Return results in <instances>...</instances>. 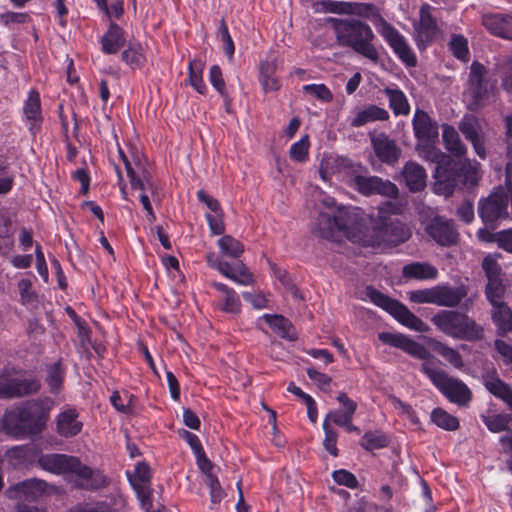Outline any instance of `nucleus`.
<instances>
[{"mask_svg": "<svg viewBox=\"0 0 512 512\" xmlns=\"http://www.w3.org/2000/svg\"><path fill=\"white\" fill-rule=\"evenodd\" d=\"M419 13L420 20L415 26L417 39L421 42H428L437 34V23L431 15V6L429 4L421 5Z\"/></svg>", "mask_w": 512, "mask_h": 512, "instance_id": "obj_23", "label": "nucleus"}, {"mask_svg": "<svg viewBox=\"0 0 512 512\" xmlns=\"http://www.w3.org/2000/svg\"><path fill=\"white\" fill-rule=\"evenodd\" d=\"M458 129L472 144L475 153L481 158L486 157V135L480 120L473 114H466L458 124Z\"/></svg>", "mask_w": 512, "mask_h": 512, "instance_id": "obj_14", "label": "nucleus"}, {"mask_svg": "<svg viewBox=\"0 0 512 512\" xmlns=\"http://www.w3.org/2000/svg\"><path fill=\"white\" fill-rule=\"evenodd\" d=\"M204 64L202 61L194 59L189 62V81L191 86L200 94H203L206 86L202 79Z\"/></svg>", "mask_w": 512, "mask_h": 512, "instance_id": "obj_41", "label": "nucleus"}, {"mask_svg": "<svg viewBox=\"0 0 512 512\" xmlns=\"http://www.w3.org/2000/svg\"><path fill=\"white\" fill-rule=\"evenodd\" d=\"M397 213V207L391 202L380 206L377 215L372 218V227L363 233L365 246H397L407 241L411 235L409 229L391 214Z\"/></svg>", "mask_w": 512, "mask_h": 512, "instance_id": "obj_2", "label": "nucleus"}, {"mask_svg": "<svg viewBox=\"0 0 512 512\" xmlns=\"http://www.w3.org/2000/svg\"><path fill=\"white\" fill-rule=\"evenodd\" d=\"M487 428L494 433L505 431L510 423V417L506 414H497L484 419Z\"/></svg>", "mask_w": 512, "mask_h": 512, "instance_id": "obj_56", "label": "nucleus"}, {"mask_svg": "<svg viewBox=\"0 0 512 512\" xmlns=\"http://www.w3.org/2000/svg\"><path fill=\"white\" fill-rule=\"evenodd\" d=\"M162 265L166 268L173 280L180 282L183 280V275L179 267V261L175 256L162 255Z\"/></svg>", "mask_w": 512, "mask_h": 512, "instance_id": "obj_59", "label": "nucleus"}, {"mask_svg": "<svg viewBox=\"0 0 512 512\" xmlns=\"http://www.w3.org/2000/svg\"><path fill=\"white\" fill-rule=\"evenodd\" d=\"M508 203V195L502 187L479 200L478 214L486 227L493 228L497 221L508 217Z\"/></svg>", "mask_w": 512, "mask_h": 512, "instance_id": "obj_11", "label": "nucleus"}, {"mask_svg": "<svg viewBox=\"0 0 512 512\" xmlns=\"http://www.w3.org/2000/svg\"><path fill=\"white\" fill-rule=\"evenodd\" d=\"M348 14L378 21L380 24L379 33L388 42L398 57L410 67L416 65V57L408 46L405 38L380 15L375 5L371 3L349 2Z\"/></svg>", "mask_w": 512, "mask_h": 512, "instance_id": "obj_4", "label": "nucleus"}, {"mask_svg": "<svg viewBox=\"0 0 512 512\" xmlns=\"http://www.w3.org/2000/svg\"><path fill=\"white\" fill-rule=\"evenodd\" d=\"M431 420L438 427L447 431H455L459 427L458 419L441 408H436L432 411Z\"/></svg>", "mask_w": 512, "mask_h": 512, "instance_id": "obj_40", "label": "nucleus"}, {"mask_svg": "<svg viewBox=\"0 0 512 512\" xmlns=\"http://www.w3.org/2000/svg\"><path fill=\"white\" fill-rule=\"evenodd\" d=\"M442 138L445 144V148L454 156L458 158L465 157L467 148L460 139L457 130L451 125H443Z\"/></svg>", "mask_w": 512, "mask_h": 512, "instance_id": "obj_32", "label": "nucleus"}, {"mask_svg": "<svg viewBox=\"0 0 512 512\" xmlns=\"http://www.w3.org/2000/svg\"><path fill=\"white\" fill-rule=\"evenodd\" d=\"M495 241L499 248L512 253V228L498 232Z\"/></svg>", "mask_w": 512, "mask_h": 512, "instance_id": "obj_64", "label": "nucleus"}, {"mask_svg": "<svg viewBox=\"0 0 512 512\" xmlns=\"http://www.w3.org/2000/svg\"><path fill=\"white\" fill-rule=\"evenodd\" d=\"M63 381V371L60 367L59 363L53 364L49 371L48 376L46 378V382L48 386L50 387V391L52 393H57L59 389L61 388Z\"/></svg>", "mask_w": 512, "mask_h": 512, "instance_id": "obj_57", "label": "nucleus"}, {"mask_svg": "<svg viewBox=\"0 0 512 512\" xmlns=\"http://www.w3.org/2000/svg\"><path fill=\"white\" fill-rule=\"evenodd\" d=\"M436 305L448 308L457 307L466 297L464 286L452 287L448 284L436 285Z\"/></svg>", "mask_w": 512, "mask_h": 512, "instance_id": "obj_22", "label": "nucleus"}, {"mask_svg": "<svg viewBox=\"0 0 512 512\" xmlns=\"http://www.w3.org/2000/svg\"><path fill=\"white\" fill-rule=\"evenodd\" d=\"M379 340H381L384 344H388L390 346L402 349L409 355L427 360L431 357L430 352L421 344L415 342L414 340L402 335V334H394L390 332H382L378 335Z\"/></svg>", "mask_w": 512, "mask_h": 512, "instance_id": "obj_17", "label": "nucleus"}, {"mask_svg": "<svg viewBox=\"0 0 512 512\" xmlns=\"http://www.w3.org/2000/svg\"><path fill=\"white\" fill-rule=\"evenodd\" d=\"M348 184L350 187L366 196L380 194L382 196L396 198L399 192L397 186L391 181L383 180L378 176L368 175L367 168L361 164L351 166Z\"/></svg>", "mask_w": 512, "mask_h": 512, "instance_id": "obj_8", "label": "nucleus"}, {"mask_svg": "<svg viewBox=\"0 0 512 512\" xmlns=\"http://www.w3.org/2000/svg\"><path fill=\"white\" fill-rule=\"evenodd\" d=\"M492 306V320L497 326V333L504 336L512 331V311L505 303Z\"/></svg>", "mask_w": 512, "mask_h": 512, "instance_id": "obj_34", "label": "nucleus"}, {"mask_svg": "<svg viewBox=\"0 0 512 512\" xmlns=\"http://www.w3.org/2000/svg\"><path fill=\"white\" fill-rule=\"evenodd\" d=\"M240 308L241 303L237 298L234 290L227 292V294L223 296V304L221 306V309L223 311L227 313L237 314L240 312Z\"/></svg>", "mask_w": 512, "mask_h": 512, "instance_id": "obj_61", "label": "nucleus"}, {"mask_svg": "<svg viewBox=\"0 0 512 512\" xmlns=\"http://www.w3.org/2000/svg\"><path fill=\"white\" fill-rule=\"evenodd\" d=\"M303 91L324 102L333 99L331 91L324 84H308L303 87Z\"/></svg>", "mask_w": 512, "mask_h": 512, "instance_id": "obj_58", "label": "nucleus"}, {"mask_svg": "<svg viewBox=\"0 0 512 512\" xmlns=\"http://www.w3.org/2000/svg\"><path fill=\"white\" fill-rule=\"evenodd\" d=\"M403 275L404 277L419 280L435 279L438 275V271L434 266L428 263L415 262L404 266Z\"/></svg>", "mask_w": 512, "mask_h": 512, "instance_id": "obj_35", "label": "nucleus"}, {"mask_svg": "<svg viewBox=\"0 0 512 512\" xmlns=\"http://www.w3.org/2000/svg\"><path fill=\"white\" fill-rule=\"evenodd\" d=\"M432 348L454 367L461 368L463 366L462 356L457 350L448 347L439 341H435L432 345Z\"/></svg>", "mask_w": 512, "mask_h": 512, "instance_id": "obj_46", "label": "nucleus"}, {"mask_svg": "<svg viewBox=\"0 0 512 512\" xmlns=\"http://www.w3.org/2000/svg\"><path fill=\"white\" fill-rule=\"evenodd\" d=\"M309 136H303L299 141L295 142L289 150V156L294 162H305L308 159Z\"/></svg>", "mask_w": 512, "mask_h": 512, "instance_id": "obj_48", "label": "nucleus"}, {"mask_svg": "<svg viewBox=\"0 0 512 512\" xmlns=\"http://www.w3.org/2000/svg\"><path fill=\"white\" fill-rule=\"evenodd\" d=\"M506 292V286L503 279L488 280L485 295L491 305H498L504 303L503 298Z\"/></svg>", "mask_w": 512, "mask_h": 512, "instance_id": "obj_39", "label": "nucleus"}, {"mask_svg": "<svg viewBox=\"0 0 512 512\" xmlns=\"http://www.w3.org/2000/svg\"><path fill=\"white\" fill-rule=\"evenodd\" d=\"M15 386L18 393H20L18 398H22L38 393L41 383L35 378H15Z\"/></svg>", "mask_w": 512, "mask_h": 512, "instance_id": "obj_49", "label": "nucleus"}, {"mask_svg": "<svg viewBox=\"0 0 512 512\" xmlns=\"http://www.w3.org/2000/svg\"><path fill=\"white\" fill-rule=\"evenodd\" d=\"M336 217L339 234L342 233L353 242H361L363 244V235H360V217L353 208L338 207L333 212Z\"/></svg>", "mask_w": 512, "mask_h": 512, "instance_id": "obj_15", "label": "nucleus"}, {"mask_svg": "<svg viewBox=\"0 0 512 512\" xmlns=\"http://www.w3.org/2000/svg\"><path fill=\"white\" fill-rule=\"evenodd\" d=\"M182 437L186 440V442L189 444L191 449L193 450L196 459L197 464L201 470H207L209 467H212L211 461L206 457L204 449L201 445V442L197 435L188 432L183 431Z\"/></svg>", "mask_w": 512, "mask_h": 512, "instance_id": "obj_38", "label": "nucleus"}, {"mask_svg": "<svg viewBox=\"0 0 512 512\" xmlns=\"http://www.w3.org/2000/svg\"><path fill=\"white\" fill-rule=\"evenodd\" d=\"M334 30L340 45L350 47L372 61L378 60V52L372 45L375 36L369 25L354 19H334Z\"/></svg>", "mask_w": 512, "mask_h": 512, "instance_id": "obj_5", "label": "nucleus"}, {"mask_svg": "<svg viewBox=\"0 0 512 512\" xmlns=\"http://www.w3.org/2000/svg\"><path fill=\"white\" fill-rule=\"evenodd\" d=\"M482 269L488 280L501 279L502 268L497 260V255H487L482 261Z\"/></svg>", "mask_w": 512, "mask_h": 512, "instance_id": "obj_50", "label": "nucleus"}, {"mask_svg": "<svg viewBox=\"0 0 512 512\" xmlns=\"http://www.w3.org/2000/svg\"><path fill=\"white\" fill-rule=\"evenodd\" d=\"M323 429L325 432V438L323 440L324 448L332 456H338V449L336 447L338 437L337 432L331 427L330 423H327V419L323 422Z\"/></svg>", "mask_w": 512, "mask_h": 512, "instance_id": "obj_54", "label": "nucleus"}, {"mask_svg": "<svg viewBox=\"0 0 512 512\" xmlns=\"http://www.w3.org/2000/svg\"><path fill=\"white\" fill-rule=\"evenodd\" d=\"M388 444H389L388 437L379 431L366 432L362 436V439L360 442V445L364 449L369 450V451L384 448V447L388 446Z\"/></svg>", "mask_w": 512, "mask_h": 512, "instance_id": "obj_42", "label": "nucleus"}, {"mask_svg": "<svg viewBox=\"0 0 512 512\" xmlns=\"http://www.w3.org/2000/svg\"><path fill=\"white\" fill-rule=\"evenodd\" d=\"M498 72L502 88L509 93L512 92V57H506L498 64Z\"/></svg>", "mask_w": 512, "mask_h": 512, "instance_id": "obj_51", "label": "nucleus"}, {"mask_svg": "<svg viewBox=\"0 0 512 512\" xmlns=\"http://www.w3.org/2000/svg\"><path fill=\"white\" fill-rule=\"evenodd\" d=\"M55 401L40 397L7 409L0 421V431L13 439L34 438L47 428Z\"/></svg>", "mask_w": 512, "mask_h": 512, "instance_id": "obj_1", "label": "nucleus"}, {"mask_svg": "<svg viewBox=\"0 0 512 512\" xmlns=\"http://www.w3.org/2000/svg\"><path fill=\"white\" fill-rule=\"evenodd\" d=\"M126 475L130 485L136 493L141 508L146 512H151V508L153 506V490L150 487L151 473L149 466L145 462H139L135 466L134 470L127 471ZM152 512H160V510Z\"/></svg>", "mask_w": 512, "mask_h": 512, "instance_id": "obj_12", "label": "nucleus"}, {"mask_svg": "<svg viewBox=\"0 0 512 512\" xmlns=\"http://www.w3.org/2000/svg\"><path fill=\"white\" fill-rule=\"evenodd\" d=\"M13 227L10 218L0 216V252H6L13 246Z\"/></svg>", "mask_w": 512, "mask_h": 512, "instance_id": "obj_44", "label": "nucleus"}, {"mask_svg": "<svg viewBox=\"0 0 512 512\" xmlns=\"http://www.w3.org/2000/svg\"><path fill=\"white\" fill-rule=\"evenodd\" d=\"M125 44L123 36V29L111 23L108 31L102 37V50L107 54H114L118 52Z\"/></svg>", "mask_w": 512, "mask_h": 512, "instance_id": "obj_33", "label": "nucleus"}, {"mask_svg": "<svg viewBox=\"0 0 512 512\" xmlns=\"http://www.w3.org/2000/svg\"><path fill=\"white\" fill-rule=\"evenodd\" d=\"M388 119L389 113L387 110L376 105H369L356 112L354 118L350 122V125L352 127H361L369 122L385 121Z\"/></svg>", "mask_w": 512, "mask_h": 512, "instance_id": "obj_30", "label": "nucleus"}, {"mask_svg": "<svg viewBox=\"0 0 512 512\" xmlns=\"http://www.w3.org/2000/svg\"><path fill=\"white\" fill-rule=\"evenodd\" d=\"M277 63L273 61H263L259 69V81L264 92L278 91L281 87L279 79L276 77Z\"/></svg>", "mask_w": 512, "mask_h": 512, "instance_id": "obj_31", "label": "nucleus"}, {"mask_svg": "<svg viewBox=\"0 0 512 512\" xmlns=\"http://www.w3.org/2000/svg\"><path fill=\"white\" fill-rule=\"evenodd\" d=\"M424 153V157L427 160L434 162L438 165L437 173L438 179L440 180V175H443L444 171L446 170L442 168V165L447 163L449 157L434 146L425 147Z\"/></svg>", "mask_w": 512, "mask_h": 512, "instance_id": "obj_53", "label": "nucleus"}, {"mask_svg": "<svg viewBox=\"0 0 512 512\" xmlns=\"http://www.w3.org/2000/svg\"><path fill=\"white\" fill-rule=\"evenodd\" d=\"M480 179L479 164H472L468 159L455 163L449 170L440 175V183L447 187H457L460 183L464 186H474Z\"/></svg>", "mask_w": 512, "mask_h": 512, "instance_id": "obj_13", "label": "nucleus"}, {"mask_svg": "<svg viewBox=\"0 0 512 512\" xmlns=\"http://www.w3.org/2000/svg\"><path fill=\"white\" fill-rule=\"evenodd\" d=\"M421 371L451 402L466 405L471 400V391L462 381L450 377L442 370L431 367L428 362L421 365Z\"/></svg>", "mask_w": 512, "mask_h": 512, "instance_id": "obj_9", "label": "nucleus"}, {"mask_svg": "<svg viewBox=\"0 0 512 512\" xmlns=\"http://www.w3.org/2000/svg\"><path fill=\"white\" fill-rule=\"evenodd\" d=\"M38 463L44 470L52 473H75L82 480L80 486L85 489L96 490L108 484L106 477L102 473L94 472L74 456L45 454L39 458Z\"/></svg>", "mask_w": 512, "mask_h": 512, "instance_id": "obj_3", "label": "nucleus"}, {"mask_svg": "<svg viewBox=\"0 0 512 512\" xmlns=\"http://www.w3.org/2000/svg\"><path fill=\"white\" fill-rule=\"evenodd\" d=\"M494 92V86L489 84L487 69L477 61L470 66L467 86L463 96L467 109L475 112L486 106L490 95Z\"/></svg>", "mask_w": 512, "mask_h": 512, "instance_id": "obj_7", "label": "nucleus"}, {"mask_svg": "<svg viewBox=\"0 0 512 512\" xmlns=\"http://www.w3.org/2000/svg\"><path fill=\"white\" fill-rule=\"evenodd\" d=\"M384 93L389 100V107L392 109L395 115H408L410 112V106L405 94L394 88H385Z\"/></svg>", "mask_w": 512, "mask_h": 512, "instance_id": "obj_36", "label": "nucleus"}, {"mask_svg": "<svg viewBox=\"0 0 512 512\" xmlns=\"http://www.w3.org/2000/svg\"><path fill=\"white\" fill-rule=\"evenodd\" d=\"M333 479L340 485L355 488L358 484L356 477L349 471L341 469L333 472Z\"/></svg>", "mask_w": 512, "mask_h": 512, "instance_id": "obj_63", "label": "nucleus"}, {"mask_svg": "<svg viewBox=\"0 0 512 512\" xmlns=\"http://www.w3.org/2000/svg\"><path fill=\"white\" fill-rule=\"evenodd\" d=\"M82 427V422L78 421V413L73 408H69L57 416L56 432L62 437L72 438L81 432Z\"/></svg>", "mask_w": 512, "mask_h": 512, "instance_id": "obj_21", "label": "nucleus"}, {"mask_svg": "<svg viewBox=\"0 0 512 512\" xmlns=\"http://www.w3.org/2000/svg\"><path fill=\"white\" fill-rule=\"evenodd\" d=\"M426 232L439 245L450 246L456 244L458 233L451 221L442 217L434 218L427 226Z\"/></svg>", "mask_w": 512, "mask_h": 512, "instance_id": "obj_18", "label": "nucleus"}, {"mask_svg": "<svg viewBox=\"0 0 512 512\" xmlns=\"http://www.w3.org/2000/svg\"><path fill=\"white\" fill-rule=\"evenodd\" d=\"M483 383L491 394L503 400L512 410V389L509 385L504 383L495 372L484 375Z\"/></svg>", "mask_w": 512, "mask_h": 512, "instance_id": "obj_24", "label": "nucleus"}, {"mask_svg": "<svg viewBox=\"0 0 512 512\" xmlns=\"http://www.w3.org/2000/svg\"><path fill=\"white\" fill-rule=\"evenodd\" d=\"M371 146L377 158L387 164L394 165L401 156V149L395 140L385 133H370Z\"/></svg>", "mask_w": 512, "mask_h": 512, "instance_id": "obj_16", "label": "nucleus"}, {"mask_svg": "<svg viewBox=\"0 0 512 512\" xmlns=\"http://www.w3.org/2000/svg\"><path fill=\"white\" fill-rule=\"evenodd\" d=\"M140 202L146 212L145 217L148 222V226L145 225L144 229L147 231L149 242L157 248L158 242L160 241V225H154L157 220L156 214L153 211L150 198L146 193L140 195ZM155 251L157 252V249H155Z\"/></svg>", "mask_w": 512, "mask_h": 512, "instance_id": "obj_28", "label": "nucleus"}, {"mask_svg": "<svg viewBox=\"0 0 512 512\" xmlns=\"http://www.w3.org/2000/svg\"><path fill=\"white\" fill-rule=\"evenodd\" d=\"M19 395L15 386V378H0V399L18 398Z\"/></svg>", "mask_w": 512, "mask_h": 512, "instance_id": "obj_60", "label": "nucleus"}, {"mask_svg": "<svg viewBox=\"0 0 512 512\" xmlns=\"http://www.w3.org/2000/svg\"><path fill=\"white\" fill-rule=\"evenodd\" d=\"M354 414L355 413H351V412L344 411V410L343 411L335 410V411L329 412L326 415L325 419H327V423H329V421H332L336 425L344 427L346 424H349V422H352Z\"/></svg>", "mask_w": 512, "mask_h": 512, "instance_id": "obj_62", "label": "nucleus"}, {"mask_svg": "<svg viewBox=\"0 0 512 512\" xmlns=\"http://www.w3.org/2000/svg\"><path fill=\"white\" fill-rule=\"evenodd\" d=\"M23 110L27 120L33 122V126L30 128L33 130V127L43 119L41 114L40 95L36 90H31L29 92V96L25 102Z\"/></svg>", "mask_w": 512, "mask_h": 512, "instance_id": "obj_37", "label": "nucleus"}, {"mask_svg": "<svg viewBox=\"0 0 512 512\" xmlns=\"http://www.w3.org/2000/svg\"><path fill=\"white\" fill-rule=\"evenodd\" d=\"M432 322L443 333L456 339L474 342L484 337V328L458 311H441L432 318Z\"/></svg>", "mask_w": 512, "mask_h": 512, "instance_id": "obj_6", "label": "nucleus"}, {"mask_svg": "<svg viewBox=\"0 0 512 512\" xmlns=\"http://www.w3.org/2000/svg\"><path fill=\"white\" fill-rule=\"evenodd\" d=\"M349 2L336 0H322L314 4L316 12L348 14Z\"/></svg>", "mask_w": 512, "mask_h": 512, "instance_id": "obj_45", "label": "nucleus"}, {"mask_svg": "<svg viewBox=\"0 0 512 512\" xmlns=\"http://www.w3.org/2000/svg\"><path fill=\"white\" fill-rule=\"evenodd\" d=\"M43 482L36 479H29L9 486L4 495L11 500L27 499L33 497L35 491L41 490Z\"/></svg>", "mask_w": 512, "mask_h": 512, "instance_id": "obj_27", "label": "nucleus"}, {"mask_svg": "<svg viewBox=\"0 0 512 512\" xmlns=\"http://www.w3.org/2000/svg\"><path fill=\"white\" fill-rule=\"evenodd\" d=\"M312 231L320 238L337 240L339 231L336 217H333V212H320Z\"/></svg>", "mask_w": 512, "mask_h": 512, "instance_id": "obj_25", "label": "nucleus"}, {"mask_svg": "<svg viewBox=\"0 0 512 512\" xmlns=\"http://www.w3.org/2000/svg\"><path fill=\"white\" fill-rule=\"evenodd\" d=\"M453 55L463 61L468 59L469 50L467 39L461 35H454L450 40Z\"/></svg>", "mask_w": 512, "mask_h": 512, "instance_id": "obj_55", "label": "nucleus"}, {"mask_svg": "<svg viewBox=\"0 0 512 512\" xmlns=\"http://www.w3.org/2000/svg\"><path fill=\"white\" fill-rule=\"evenodd\" d=\"M409 300L417 304H434L436 305L435 286L426 289H419L408 292Z\"/></svg>", "mask_w": 512, "mask_h": 512, "instance_id": "obj_52", "label": "nucleus"}, {"mask_svg": "<svg viewBox=\"0 0 512 512\" xmlns=\"http://www.w3.org/2000/svg\"><path fill=\"white\" fill-rule=\"evenodd\" d=\"M412 124L415 137L419 141L430 142L438 137V125L425 111L417 109Z\"/></svg>", "mask_w": 512, "mask_h": 512, "instance_id": "obj_19", "label": "nucleus"}, {"mask_svg": "<svg viewBox=\"0 0 512 512\" xmlns=\"http://www.w3.org/2000/svg\"><path fill=\"white\" fill-rule=\"evenodd\" d=\"M263 319L271 327V329L281 338L294 341L297 334L292 323L282 315L278 314H265Z\"/></svg>", "mask_w": 512, "mask_h": 512, "instance_id": "obj_29", "label": "nucleus"}, {"mask_svg": "<svg viewBox=\"0 0 512 512\" xmlns=\"http://www.w3.org/2000/svg\"><path fill=\"white\" fill-rule=\"evenodd\" d=\"M212 468H213V466L209 467L207 470H201V471L204 472L206 475L205 482L210 489L211 501H212V503L217 504L222 500V498L225 495V492L222 489L218 478L214 474H212V472H211Z\"/></svg>", "mask_w": 512, "mask_h": 512, "instance_id": "obj_47", "label": "nucleus"}, {"mask_svg": "<svg viewBox=\"0 0 512 512\" xmlns=\"http://www.w3.org/2000/svg\"><path fill=\"white\" fill-rule=\"evenodd\" d=\"M483 26L494 36L512 39V17L503 14H485L482 16Z\"/></svg>", "mask_w": 512, "mask_h": 512, "instance_id": "obj_20", "label": "nucleus"}, {"mask_svg": "<svg viewBox=\"0 0 512 512\" xmlns=\"http://www.w3.org/2000/svg\"><path fill=\"white\" fill-rule=\"evenodd\" d=\"M367 296L377 306L383 308L394 316L400 323L417 332H425L428 326L419 317L414 315L406 306L389 298L371 287L367 288Z\"/></svg>", "mask_w": 512, "mask_h": 512, "instance_id": "obj_10", "label": "nucleus"}, {"mask_svg": "<svg viewBox=\"0 0 512 512\" xmlns=\"http://www.w3.org/2000/svg\"><path fill=\"white\" fill-rule=\"evenodd\" d=\"M221 252L229 257L238 258L244 252L243 244L230 235H225L218 240Z\"/></svg>", "mask_w": 512, "mask_h": 512, "instance_id": "obj_43", "label": "nucleus"}, {"mask_svg": "<svg viewBox=\"0 0 512 512\" xmlns=\"http://www.w3.org/2000/svg\"><path fill=\"white\" fill-rule=\"evenodd\" d=\"M402 175L406 185L412 192L422 190L426 185V172L424 168L415 162H407L404 166Z\"/></svg>", "mask_w": 512, "mask_h": 512, "instance_id": "obj_26", "label": "nucleus"}]
</instances>
